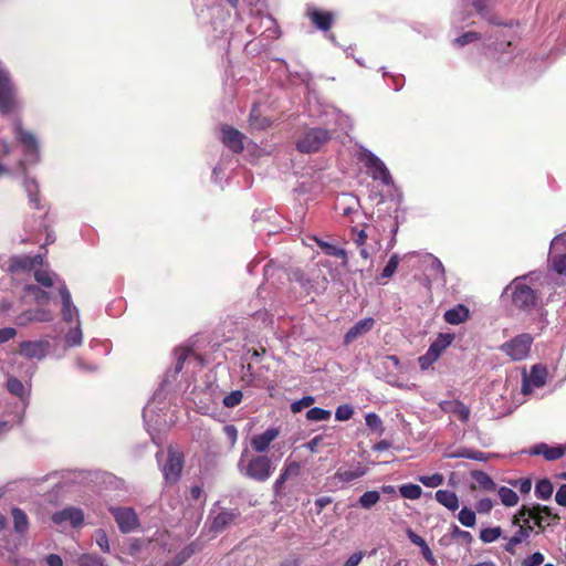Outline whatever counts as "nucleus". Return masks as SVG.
Returning a JSON list of instances; mask_svg holds the SVG:
<instances>
[{
	"label": "nucleus",
	"instance_id": "nucleus-1",
	"mask_svg": "<svg viewBox=\"0 0 566 566\" xmlns=\"http://www.w3.org/2000/svg\"><path fill=\"white\" fill-rule=\"evenodd\" d=\"M35 281L39 285L27 284L24 290L28 295L32 296L36 304H48L52 298V295L44 289L56 287L61 296V316L63 322L67 324L81 322L78 308L74 305L71 292L69 291L64 280L50 270H38L35 272Z\"/></svg>",
	"mask_w": 566,
	"mask_h": 566
},
{
	"label": "nucleus",
	"instance_id": "nucleus-2",
	"mask_svg": "<svg viewBox=\"0 0 566 566\" xmlns=\"http://www.w3.org/2000/svg\"><path fill=\"white\" fill-rule=\"evenodd\" d=\"M237 467L241 475L255 482H265L272 476L276 465L268 454L250 455L244 450Z\"/></svg>",
	"mask_w": 566,
	"mask_h": 566
},
{
	"label": "nucleus",
	"instance_id": "nucleus-3",
	"mask_svg": "<svg viewBox=\"0 0 566 566\" xmlns=\"http://www.w3.org/2000/svg\"><path fill=\"white\" fill-rule=\"evenodd\" d=\"M533 274L514 279L506 290H512L513 304L523 311L535 308L539 302V294L536 290L526 284V280Z\"/></svg>",
	"mask_w": 566,
	"mask_h": 566
},
{
	"label": "nucleus",
	"instance_id": "nucleus-4",
	"mask_svg": "<svg viewBox=\"0 0 566 566\" xmlns=\"http://www.w3.org/2000/svg\"><path fill=\"white\" fill-rule=\"evenodd\" d=\"M21 106L17 87L8 70L0 61V113L8 115Z\"/></svg>",
	"mask_w": 566,
	"mask_h": 566
},
{
	"label": "nucleus",
	"instance_id": "nucleus-5",
	"mask_svg": "<svg viewBox=\"0 0 566 566\" xmlns=\"http://www.w3.org/2000/svg\"><path fill=\"white\" fill-rule=\"evenodd\" d=\"M534 338L531 334L523 333L503 343L500 350L513 361L524 360L528 357Z\"/></svg>",
	"mask_w": 566,
	"mask_h": 566
},
{
	"label": "nucleus",
	"instance_id": "nucleus-6",
	"mask_svg": "<svg viewBox=\"0 0 566 566\" xmlns=\"http://www.w3.org/2000/svg\"><path fill=\"white\" fill-rule=\"evenodd\" d=\"M558 520L557 514H553L552 509L545 505L526 506L522 505L517 513L514 515L513 523L517 524L521 520L525 523L534 521L538 527H543L544 523L548 520Z\"/></svg>",
	"mask_w": 566,
	"mask_h": 566
},
{
	"label": "nucleus",
	"instance_id": "nucleus-7",
	"mask_svg": "<svg viewBox=\"0 0 566 566\" xmlns=\"http://www.w3.org/2000/svg\"><path fill=\"white\" fill-rule=\"evenodd\" d=\"M331 138L327 129L316 127L306 130L296 144V148L301 153L311 154L318 151L321 147L326 144Z\"/></svg>",
	"mask_w": 566,
	"mask_h": 566
},
{
	"label": "nucleus",
	"instance_id": "nucleus-8",
	"mask_svg": "<svg viewBox=\"0 0 566 566\" xmlns=\"http://www.w3.org/2000/svg\"><path fill=\"white\" fill-rule=\"evenodd\" d=\"M547 379V369L542 364L532 366L530 374L523 373L522 388L523 395H530L535 388L545 386Z\"/></svg>",
	"mask_w": 566,
	"mask_h": 566
},
{
	"label": "nucleus",
	"instance_id": "nucleus-9",
	"mask_svg": "<svg viewBox=\"0 0 566 566\" xmlns=\"http://www.w3.org/2000/svg\"><path fill=\"white\" fill-rule=\"evenodd\" d=\"M184 468V455L172 449H169L166 463L161 467V472L166 483L175 484L179 481Z\"/></svg>",
	"mask_w": 566,
	"mask_h": 566
},
{
	"label": "nucleus",
	"instance_id": "nucleus-10",
	"mask_svg": "<svg viewBox=\"0 0 566 566\" xmlns=\"http://www.w3.org/2000/svg\"><path fill=\"white\" fill-rule=\"evenodd\" d=\"M52 522L60 526H71L73 528H78L84 523V512L75 506H67L52 515Z\"/></svg>",
	"mask_w": 566,
	"mask_h": 566
},
{
	"label": "nucleus",
	"instance_id": "nucleus-11",
	"mask_svg": "<svg viewBox=\"0 0 566 566\" xmlns=\"http://www.w3.org/2000/svg\"><path fill=\"white\" fill-rule=\"evenodd\" d=\"M366 474V469L360 464L356 463L350 467H340L337 469L334 475L327 479L331 485L340 489L344 484L350 483Z\"/></svg>",
	"mask_w": 566,
	"mask_h": 566
},
{
	"label": "nucleus",
	"instance_id": "nucleus-12",
	"mask_svg": "<svg viewBox=\"0 0 566 566\" xmlns=\"http://www.w3.org/2000/svg\"><path fill=\"white\" fill-rule=\"evenodd\" d=\"M552 268L558 274L566 275V239L565 233L556 235L551 243Z\"/></svg>",
	"mask_w": 566,
	"mask_h": 566
},
{
	"label": "nucleus",
	"instance_id": "nucleus-13",
	"mask_svg": "<svg viewBox=\"0 0 566 566\" xmlns=\"http://www.w3.org/2000/svg\"><path fill=\"white\" fill-rule=\"evenodd\" d=\"M109 512L122 533H130L139 525L138 516L132 507H111Z\"/></svg>",
	"mask_w": 566,
	"mask_h": 566
},
{
	"label": "nucleus",
	"instance_id": "nucleus-14",
	"mask_svg": "<svg viewBox=\"0 0 566 566\" xmlns=\"http://www.w3.org/2000/svg\"><path fill=\"white\" fill-rule=\"evenodd\" d=\"M43 269V255L35 254L33 256L30 255H15L9 260L8 271L11 273L24 272V271H34Z\"/></svg>",
	"mask_w": 566,
	"mask_h": 566
},
{
	"label": "nucleus",
	"instance_id": "nucleus-15",
	"mask_svg": "<svg viewBox=\"0 0 566 566\" xmlns=\"http://www.w3.org/2000/svg\"><path fill=\"white\" fill-rule=\"evenodd\" d=\"M363 155L366 158L365 165L371 178L374 180H380L386 186L391 185L392 178L384 161L371 151H365Z\"/></svg>",
	"mask_w": 566,
	"mask_h": 566
},
{
	"label": "nucleus",
	"instance_id": "nucleus-16",
	"mask_svg": "<svg viewBox=\"0 0 566 566\" xmlns=\"http://www.w3.org/2000/svg\"><path fill=\"white\" fill-rule=\"evenodd\" d=\"M17 137L23 145L27 156V161L35 164L39 161V145L35 136L22 128L20 123L15 125Z\"/></svg>",
	"mask_w": 566,
	"mask_h": 566
},
{
	"label": "nucleus",
	"instance_id": "nucleus-17",
	"mask_svg": "<svg viewBox=\"0 0 566 566\" xmlns=\"http://www.w3.org/2000/svg\"><path fill=\"white\" fill-rule=\"evenodd\" d=\"M50 349L46 339L24 340L20 344V354L29 359H43Z\"/></svg>",
	"mask_w": 566,
	"mask_h": 566
},
{
	"label": "nucleus",
	"instance_id": "nucleus-18",
	"mask_svg": "<svg viewBox=\"0 0 566 566\" xmlns=\"http://www.w3.org/2000/svg\"><path fill=\"white\" fill-rule=\"evenodd\" d=\"M54 319V313L44 307H36L32 310H27L20 315L17 316L15 323L20 326H25L29 323L39 322V323H49Z\"/></svg>",
	"mask_w": 566,
	"mask_h": 566
},
{
	"label": "nucleus",
	"instance_id": "nucleus-19",
	"mask_svg": "<svg viewBox=\"0 0 566 566\" xmlns=\"http://www.w3.org/2000/svg\"><path fill=\"white\" fill-rule=\"evenodd\" d=\"M421 264L430 281L446 282L444 266L437 256L427 253L422 256Z\"/></svg>",
	"mask_w": 566,
	"mask_h": 566
},
{
	"label": "nucleus",
	"instance_id": "nucleus-20",
	"mask_svg": "<svg viewBox=\"0 0 566 566\" xmlns=\"http://www.w3.org/2000/svg\"><path fill=\"white\" fill-rule=\"evenodd\" d=\"M280 436V429L275 427L268 428L264 432L251 438L250 444L254 452L263 454L271 443Z\"/></svg>",
	"mask_w": 566,
	"mask_h": 566
},
{
	"label": "nucleus",
	"instance_id": "nucleus-21",
	"mask_svg": "<svg viewBox=\"0 0 566 566\" xmlns=\"http://www.w3.org/2000/svg\"><path fill=\"white\" fill-rule=\"evenodd\" d=\"M515 525L518 526L517 532L512 537H510L506 544L504 545V551L510 553L511 555H514L516 553V545L526 541L534 530V526L531 525V522L525 523L522 520Z\"/></svg>",
	"mask_w": 566,
	"mask_h": 566
},
{
	"label": "nucleus",
	"instance_id": "nucleus-22",
	"mask_svg": "<svg viewBox=\"0 0 566 566\" xmlns=\"http://www.w3.org/2000/svg\"><path fill=\"white\" fill-rule=\"evenodd\" d=\"M439 407L443 412L454 415L462 422H468L470 419V408L460 400H443Z\"/></svg>",
	"mask_w": 566,
	"mask_h": 566
},
{
	"label": "nucleus",
	"instance_id": "nucleus-23",
	"mask_svg": "<svg viewBox=\"0 0 566 566\" xmlns=\"http://www.w3.org/2000/svg\"><path fill=\"white\" fill-rule=\"evenodd\" d=\"M222 143L230 148L233 153H240L243 149V134L238 129L232 128L230 126H224L221 129Z\"/></svg>",
	"mask_w": 566,
	"mask_h": 566
},
{
	"label": "nucleus",
	"instance_id": "nucleus-24",
	"mask_svg": "<svg viewBox=\"0 0 566 566\" xmlns=\"http://www.w3.org/2000/svg\"><path fill=\"white\" fill-rule=\"evenodd\" d=\"M375 325V319L371 317H366L360 321H358L356 324H354L345 334L344 336V343L346 345L353 343L358 337L363 336L364 334L368 333Z\"/></svg>",
	"mask_w": 566,
	"mask_h": 566
},
{
	"label": "nucleus",
	"instance_id": "nucleus-25",
	"mask_svg": "<svg viewBox=\"0 0 566 566\" xmlns=\"http://www.w3.org/2000/svg\"><path fill=\"white\" fill-rule=\"evenodd\" d=\"M238 516L239 512L235 510H222L212 517L210 530L214 533H220L234 522Z\"/></svg>",
	"mask_w": 566,
	"mask_h": 566
},
{
	"label": "nucleus",
	"instance_id": "nucleus-26",
	"mask_svg": "<svg viewBox=\"0 0 566 566\" xmlns=\"http://www.w3.org/2000/svg\"><path fill=\"white\" fill-rule=\"evenodd\" d=\"M307 15L313 22V24L322 31H328L334 20V15L332 12L321 11L315 8H308Z\"/></svg>",
	"mask_w": 566,
	"mask_h": 566
},
{
	"label": "nucleus",
	"instance_id": "nucleus-27",
	"mask_svg": "<svg viewBox=\"0 0 566 566\" xmlns=\"http://www.w3.org/2000/svg\"><path fill=\"white\" fill-rule=\"evenodd\" d=\"M358 206L359 202L355 196L343 193L340 197L337 198L335 208L339 212V214L344 217H349L357 211Z\"/></svg>",
	"mask_w": 566,
	"mask_h": 566
},
{
	"label": "nucleus",
	"instance_id": "nucleus-28",
	"mask_svg": "<svg viewBox=\"0 0 566 566\" xmlns=\"http://www.w3.org/2000/svg\"><path fill=\"white\" fill-rule=\"evenodd\" d=\"M564 453L565 449L562 447H549L544 442L534 446L530 451V454L543 455L547 461L557 460L562 458Z\"/></svg>",
	"mask_w": 566,
	"mask_h": 566
},
{
	"label": "nucleus",
	"instance_id": "nucleus-29",
	"mask_svg": "<svg viewBox=\"0 0 566 566\" xmlns=\"http://www.w3.org/2000/svg\"><path fill=\"white\" fill-rule=\"evenodd\" d=\"M469 315V308L462 304H459L444 313V319L451 325H458L467 321Z\"/></svg>",
	"mask_w": 566,
	"mask_h": 566
},
{
	"label": "nucleus",
	"instance_id": "nucleus-30",
	"mask_svg": "<svg viewBox=\"0 0 566 566\" xmlns=\"http://www.w3.org/2000/svg\"><path fill=\"white\" fill-rule=\"evenodd\" d=\"M453 339V334L441 333L438 335L437 339L431 343L428 350L439 358L441 354L452 344Z\"/></svg>",
	"mask_w": 566,
	"mask_h": 566
},
{
	"label": "nucleus",
	"instance_id": "nucleus-31",
	"mask_svg": "<svg viewBox=\"0 0 566 566\" xmlns=\"http://www.w3.org/2000/svg\"><path fill=\"white\" fill-rule=\"evenodd\" d=\"M436 500L438 503L454 512L459 509L458 495L449 490H438L436 492Z\"/></svg>",
	"mask_w": 566,
	"mask_h": 566
},
{
	"label": "nucleus",
	"instance_id": "nucleus-32",
	"mask_svg": "<svg viewBox=\"0 0 566 566\" xmlns=\"http://www.w3.org/2000/svg\"><path fill=\"white\" fill-rule=\"evenodd\" d=\"M64 343L66 347H77L82 345L83 332L81 328V322L75 323L73 327L69 328L64 335Z\"/></svg>",
	"mask_w": 566,
	"mask_h": 566
},
{
	"label": "nucleus",
	"instance_id": "nucleus-33",
	"mask_svg": "<svg viewBox=\"0 0 566 566\" xmlns=\"http://www.w3.org/2000/svg\"><path fill=\"white\" fill-rule=\"evenodd\" d=\"M471 476L475 481V483L479 485V488L484 491L491 492V491H494L496 488V484L492 480V478L483 471H479V470L472 471Z\"/></svg>",
	"mask_w": 566,
	"mask_h": 566
},
{
	"label": "nucleus",
	"instance_id": "nucleus-34",
	"mask_svg": "<svg viewBox=\"0 0 566 566\" xmlns=\"http://www.w3.org/2000/svg\"><path fill=\"white\" fill-rule=\"evenodd\" d=\"M197 551L196 545L189 544L186 547H184L175 557L174 559L167 562L164 564V566H181L184 563H186Z\"/></svg>",
	"mask_w": 566,
	"mask_h": 566
},
{
	"label": "nucleus",
	"instance_id": "nucleus-35",
	"mask_svg": "<svg viewBox=\"0 0 566 566\" xmlns=\"http://www.w3.org/2000/svg\"><path fill=\"white\" fill-rule=\"evenodd\" d=\"M23 187L28 192L29 200L35 209H40L39 186L34 179L24 177Z\"/></svg>",
	"mask_w": 566,
	"mask_h": 566
},
{
	"label": "nucleus",
	"instance_id": "nucleus-36",
	"mask_svg": "<svg viewBox=\"0 0 566 566\" xmlns=\"http://www.w3.org/2000/svg\"><path fill=\"white\" fill-rule=\"evenodd\" d=\"M490 0H474L473 7L475 8L476 12L490 23L501 24V22L490 13Z\"/></svg>",
	"mask_w": 566,
	"mask_h": 566
},
{
	"label": "nucleus",
	"instance_id": "nucleus-37",
	"mask_svg": "<svg viewBox=\"0 0 566 566\" xmlns=\"http://www.w3.org/2000/svg\"><path fill=\"white\" fill-rule=\"evenodd\" d=\"M249 125L252 129H264L270 125V122L266 117H263L260 113V109L256 106H253L250 116H249Z\"/></svg>",
	"mask_w": 566,
	"mask_h": 566
},
{
	"label": "nucleus",
	"instance_id": "nucleus-38",
	"mask_svg": "<svg viewBox=\"0 0 566 566\" xmlns=\"http://www.w3.org/2000/svg\"><path fill=\"white\" fill-rule=\"evenodd\" d=\"M12 518L14 524V530L18 533H23L28 530L29 521L27 514L18 507L12 509Z\"/></svg>",
	"mask_w": 566,
	"mask_h": 566
},
{
	"label": "nucleus",
	"instance_id": "nucleus-39",
	"mask_svg": "<svg viewBox=\"0 0 566 566\" xmlns=\"http://www.w3.org/2000/svg\"><path fill=\"white\" fill-rule=\"evenodd\" d=\"M553 491V484L548 479H542L535 485V495L541 500H549Z\"/></svg>",
	"mask_w": 566,
	"mask_h": 566
},
{
	"label": "nucleus",
	"instance_id": "nucleus-40",
	"mask_svg": "<svg viewBox=\"0 0 566 566\" xmlns=\"http://www.w3.org/2000/svg\"><path fill=\"white\" fill-rule=\"evenodd\" d=\"M399 493L403 499L418 500L422 494V489L418 484H402L399 486Z\"/></svg>",
	"mask_w": 566,
	"mask_h": 566
},
{
	"label": "nucleus",
	"instance_id": "nucleus-41",
	"mask_svg": "<svg viewBox=\"0 0 566 566\" xmlns=\"http://www.w3.org/2000/svg\"><path fill=\"white\" fill-rule=\"evenodd\" d=\"M497 493L502 504L505 506H514L518 502L516 492L507 486H501Z\"/></svg>",
	"mask_w": 566,
	"mask_h": 566
},
{
	"label": "nucleus",
	"instance_id": "nucleus-42",
	"mask_svg": "<svg viewBox=\"0 0 566 566\" xmlns=\"http://www.w3.org/2000/svg\"><path fill=\"white\" fill-rule=\"evenodd\" d=\"M380 500L378 491H367L358 500L359 505L363 509H371Z\"/></svg>",
	"mask_w": 566,
	"mask_h": 566
},
{
	"label": "nucleus",
	"instance_id": "nucleus-43",
	"mask_svg": "<svg viewBox=\"0 0 566 566\" xmlns=\"http://www.w3.org/2000/svg\"><path fill=\"white\" fill-rule=\"evenodd\" d=\"M366 426L373 430L374 432H377L378 434H381L384 432V424L381 418L375 413L369 412L365 416Z\"/></svg>",
	"mask_w": 566,
	"mask_h": 566
},
{
	"label": "nucleus",
	"instance_id": "nucleus-44",
	"mask_svg": "<svg viewBox=\"0 0 566 566\" xmlns=\"http://www.w3.org/2000/svg\"><path fill=\"white\" fill-rule=\"evenodd\" d=\"M399 255L397 253H394L388 263L386 264V266L382 269L380 275H379V279L378 280H381V279H390L395 272L397 271V268H398V264H399Z\"/></svg>",
	"mask_w": 566,
	"mask_h": 566
},
{
	"label": "nucleus",
	"instance_id": "nucleus-45",
	"mask_svg": "<svg viewBox=\"0 0 566 566\" xmlns=\"http://www.w3.org/2000/svg\"><path fill=\"white\" fill-rule=\"evenodd\" d=\"M379 249V242L375 241L374 244H366L363 247H358L359 256L365 261L373 264V256L377 253Z\"/></svg>",
	"mask_w": 566,
	"mask_h": 566
},
{
	"label": "nucleus",
	"instance_id": "nucleus-46",
	"mask_svg": "<svg viewBox=\"0 0 566 566\" xmlns=\"http://www.w3.org/2000/svg\"><path fill=\"white\" fill-rule=\"evenodd\" d=\"M329 418L331 411L319 407H313L306 412V419L310 421H326Z\"/></svg>",
	"mask_w": 566,
	"mask_h": 566
},
{
	"label": "nucleus",
	"instance_id": "nucleus-47",
	"mask_svg": "<svg viewBox=\"0 0 566 566\" xmlns=\"http://www.w3.org/2000/svg\"><path fill=\"white\" fill-rule=\"evenodd\" d=\"M7 388L10 394L23 398L25 395V387L18 378L9 377L7 380Z\"/></svg>",
	"mask_w": 566,
	"mask_h": 566
},
{
	"label": "nucleus",
	"instance_id": "nucleus-48",
	"mask_svg": "<svg viewBox=\"0 0 566 566\" xmlns=\"http://www.w3.org/2000/svg\"><path fill=\"white\" fill-rule=\"evenodd\" d=\"M459 522L465 527H473L475 525V513L471 509L462 507L458 514Z\"/></svg>",
	"mask_w": 566,
	"mask_h": 566
},
{
	"label": "nucleus",
	"instance_id": "nucleus-49",
	"mask_svg": "<svg viewBox=\"0 0 566 566\" xmlns=\"http://www.w3.org/2000/svg\"><path fill=\"white\" fill-rule=\"evenodd\" d=\"M502 535V530L500 526L496 527H488L483 528L480 532V539L483 543H493Z\"/></svg>",
	"mask_w": 566,
	"mask_h": 566
},
{
	"label": "nucleus",
	"instance_id": "nucleus-50",
	"mask_svg": "<svg viewBox=\"0 0 566 566\" xmlns=\"http://www.w3.org/2000/svg\"><path fill=\"white\" fill-rule=\"evenodd\" d=\"M427 488H438L443 484L444 478L441 473L421 475L418 479Z\"/></svg>",
	"mask_w": 566,
	"mask_h": 566
},
{
	"label": "nucleus",
	"instance_id": "nucleus-51",
	"mask_svg": "<svg viewBox=\"0 0 566 566\" xmlns=\"http://www.w3.org/2000/svg\"><path fill=\"white\" fill-rule=\"evenodd\" d=\"M450 535L453 539H459L464 544H471L473 541V536L470 532L463 531L457 525L451 526Z\"/></svg>",
	"mask_w": 566,
	"mask_h": 566
},
{
	"label": "nucleus",
	"instance_id": "nucleus-52",
	"mask_svg": "<svg viewBox=\"0 0 566 566\" xmlns=\"http://www.w3.org/2000/svg\"><path fill=\"white\" fill-rule=\"evenodd\" d=\"M242 398H243V394L241 390H233L230 394H228L227 396H224L222 402H223V406L227 408H234L241 403Z\"/></svg>",
	"mask_w": 566,
	"mask_h": 566
},
{
	"label": "nucleus",
	"instance_id": "nucleus-53",
	"mask_svg": "<svg viewBox=\"0 0 566 566\" xmlns=\"http://www.w3.org/2000/svg\"><path fill=\"white\" fill-rule=\"evenodd\" d=\"M94 539H95V543L97 544V546L104 553H109L111 552L108 537H107V534H106V532L104 530L99 528V530L95 531Z\"/></svg>",
	"mask_w": 566,
	"mask_h": 566
},
{
	"label": "nucleus",
	"instance_id": "nucleus-54",
	"mask_svg": "<svg viewBox=\"0 0 566 566\" xmlns=\"http://www.w3.org/2000/svg\"><path fill=\"white\" fill-rule=\"evenodd\" d=\"M189 353H190V350L188 348H179L175 352V356H176V363L174 366L175 375L179 374L182 370L184 364H185Z\"/></svg>",
	"mask_w": 566,
	"mask_h": 566
},
{
	"label": "nucleus",
	"instance_id": "nucleus-55",
	"mask_svg": "<svg viewBox=\"0 0 566 566\" xmlns=\"http://www.w3.org/2000/svg\"><path fill=\"white\" fill-rule=\"evenodd\" d=\"M287 479L297 476L301 472V464L296 461L286 460L281 471Z\"/></svg>",
	"mask_w": 566,
	"mask_h": 566
},
{
	"label": "nucleus",
	"instance_id": "nucleus-56",
	"mask_svg": "<svg viewBox=\"0 0 566 566\" xmlns=\"http://www.w3.org/2000/svg\"><path fill=\"white\" fill-rule=\"evenodd\" d=\"M354 415V409L350 405H340L336 408L335 418L338 421H347Z\"/></svg>",
	"mask_w": 566,
	"mask_h": 566
},
{
	"label": "nucleus",
	"instance_id": "nucleus-57",
	"mask_svg": "<svg viewBox=\"0 0 566 566\" xmlns=\"http://www.w3.org/2000/svg\"><path fill=\"white\" fill-rule=\"evenodd\" d=\"M314 402H315V399L313 396H305L302 399L292 402L291 411L293 413L301 412L304 408L312 406Z\"/></svg>",
	"mask_w": 566,
	"mask_h": 566
},
{
	"label": "nucleus",
	"instance_id": "nucleus-58",
	"mask_svg": "<svg viewBox=\"0 0 566 566\" xmlns=\"http://www.w3.org/2000/svg\"><path fill=\"white\" fill-rule=\"evenodd\" d=\"M325 254L342 259L344 265L348 262L347 252L343 248L329 244V247H326Z\"/></svg>",
	"mask_w": 566,
	"mask_h": 566
},
{
	"label": "nucleus",
	"instance_id": "nucleus-59",
	"mask_svg": "<svg viewBox=\"0 0 566 566\" xmlns=\"http://www.w3.org/2000/svg\"><path fill=\"white\" fill-rule=\"evenodd\" d=\"M78 566H105L103 560L94 555L84 554L78 558Z\"/></svg>",
	"mask_w": 566,
	"mask_h": 566
},
{
	"label": "nucleus",
	"instance_id": "nucleus-60",
	"mask_svg": "<svg viewBox=\"0 0 566 566\" xmlns=\"http://www.w3.org/2000/svg\"><path fill=\"white\" fill-rule=\"evenodd\" d=\"M479 39L480 34L478 32L470 31L458 36L454 40V44H457L458 46H464L465 44L478 41Z\"/></svg>",
	"mask_w": 566,
	"mask_h": 566
},
{
	"label": "nucleus",
	"instance_id": "nucleus-61",
	"mask_svg": "<svg viewBox=\"0 0 566 566\" xmlns=\"http://www.w3.org/2000/svg\"><path fill=\"white\" fill-rule=\"evenodd\" d=\"M439 358L436 357L432 353H430L428 349L424 355L420 356L418 358L419 366L422 370L428 369L433 363H436Z\"/></svg>",
	"mask_w": 566,
	"mask_h": 566
},
{
	"label": "nucleus",
	"instance_id": "nucleus-62",
	"mask_svg": "<svg viewBox=\"0 0 566 566\" xmlns=\"http://www.w3.org/2000/svg\"><path fill=\"white\" fill-rule=\"evenodd\" d=\"M149 542L145 541V539H140V538H135L133 539L130 543H129V546H128V553L132 555V556H137L139 554V552L142 549H144V547L146 545H148Z\"/></svg>",
	"mask_w": 566,
	"mask_h": 566
},
{
	"label": "nucleus",
	"instance_id": "nucleus-63",
	"mask_svg": "<svg viewBox=\"0 0 566 566\" xmlns=\"http://www.w3.org/2000/svg\"><path fill=\"white\" fill-rule=\"evenodd\" d=\"M544 562V555L539 552H535L527 556L523 562V566H539Z\"/></svg>",
	"mask_w": 566,
	"mask_h": 566
},
{
	"label": "nucleus",
	"instance_id": "nucleus-64",
	"mask_svg": "<svg viewBox=\"0 0 566 566\" xmlns=\"http://www.w3.org/2000/svg\"><path fill=\"white\" fill-rule=\"evenodd\" d=\"M493 505H494L493 501L489 497H485V499L479 500L476 502L475 507L479 513L486 514L493 509Z\"/></svg>",
	"mask_w": 566,
	"mask_h": 566
}]
</instances>
